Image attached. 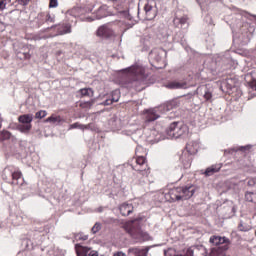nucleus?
Segmentation results:
<instances>
[{"label":"nucleus","mask_w":256,"mask_h":256,"mask_svg":"<svg viewBox=\"0 0 256 256\" xmlns=\"http://www.w3.org/2000/svg\"><path fill=\"white\" fill-rule=\"evenodd\" d=\"M97 19V15H94V16H88L86 18L87 21H89V23H91V21H95Z\"/></svg>","instance_id":"nucleus-41"},{"label":"nucleus","mask_w":256,"mask_h":256,"mask_svg":"<svg viewBox=\"0 0 256 256\" xmlns=\"http://www.w3.org/2000/svg\"><path fill=\"white\" fill-rule=\"evenodd\" d=\"M63 121L61 116H50L45 120V123H53L54 125H59Z\"/></svg>","instance_id":"nucleus-26"},{"label":"nucleus","mask_w":256,"mask_h":256,"mask_svg":"<svg viewBox=\"0 0 256 256\" xmlns=\"http://www.w3.org/2000/svg\"><path fill=\"white\" fill-rule=\"evenodd\" d=\"M129 253H133L135 256H147V250L141 248H129Z\"/></svg>","instance_id":"nucleus-24"},{"label":"nucleus","mask_w":256,"mask_h":256,"mask_svg":"<svg viewBox=\"0 0 256 256\" xmlns=\"http://www.w3.org/2000/svg\"><path fill=\"white\" fill-rule=\"evenodd\" d=\"M121 99V91L114 90L112 91L111 99H106L101 105H113V103H117Z\"/></svg>","instance_id":"nucleus-15"},{"label":"nucleus","mask_w":256,"mask_h":256,"mask_svg":"<svg viewBox=\"0 0 256 256\" xmlns=\"http://www.w3.org/2000/svg\"><path fill=\"white\" fill-rule=\"evenodd\" d=\"M141 227V218L128 221L123 225V229L126 231V233H128L132 239H135L137 243H144V241H149V239H151L149 233L143 231Z\"/></svg>","instance_id":"nucleus-1"},{"label":"nucleus","mask_w":256,"mask_h":256,"mask_svg":"<svg viewBox=\"0 0 256 256\" xmlns=\"http://www.w3.org/2000/svg\"><path fill=\"white\" fill-rule=\"evenodd\" d=\"M212 98H213V94L210 91H206L204 94L205 101H211Z\"/></svg>","instance_id":"nucleus-35"},{"label":"nucleus","mask_w":256,"mask_h":256,"mask_svg":"<svg viewBox=\"0 0 256 256\" xmlns=\"http://www.w3.org/2000/svg\"><path fill=\"white\" fill-rule=\"evenodd\" d=\"M2 179L4 181H11V185H22L23 174L21 171H13L11 167H6L2 172Z\"/></svg>","instance_id":"nucleus-5"},{"label":"nucleus","mask_w":256,"mask_h":256,"mask_svg":"<svg viewBox=\"0 0 256 256\" xmlns=\"http://www.w3.org/2000/svg\"><path fill=\"white\" fill-rule=\"evenodd\" d=\"M71 129H81L82 131H85V129H90V131H96L97 126L95 125V123L83 125V124H80L79 122H76L71 125Z\"/></svg>","instance_id":"nucleus-19"},{"label":"nucleus","mask_w":256,"mask_h":256,"mask_svg":"<svg viewBox=\"0 0 256 256\" xmlns=\"http://www.w3.org/2000/svg\"><path fill=\"white\" fill-rule=\"evenodd\" d=\"M248 185L250 187H256V178H251L249 181H248Z\"/></svg>","instance_id":"nucleus-38"},{"label":"nucleus","mask_w":256,"mask_h":256,"mask_svg":"<svg viewBox=\"0 0 256 256\" xmlns=\"http://www.w3.org/2000/svg\"><path fill=\"white\" fill-rule=\"evenodd\" d=\"M133 209H134L133 204H127V203H123L119 207V211L121 215H123V217H129V215H131V213L133 212Z\"/></svg>","instance_id":"nucleus-18"},{"label":"nucleus","mask_w":256,"mask_h":256,"mask_svg":"<svg viewBox=\"0 0 256 256\" xmlns=\"http://www.w3.org/2000/svg\"><path fill=\"white\" fill-rule=\"evenodd\" d=\"M99 227H100V226H99V224H98V225H97V229H99Z\"/></svg>","instance_id":"nucleus-47"},{"label":"nucleus","mask_w":256,"mask_h":256,"mask_svg":"<svg viewBox=\"0 0 256 256\" xmlns=\"http://www.w3.org/2000/svg\"><path fill=\"white\" fill-rule=\"evenodd\" d=\"M113 256H127V255L120 251V252L114 253Z\"/></svg>","instance_id":"nucleus-43"},{"label":"nucleus","mask_w":256,"mask_h":256,"mask_svg":"<svg viewBox=\"0 0 256 256\" xmlns=\"http://www.w3.org/2000/svg\"><path fill=\"white\" fill-rule=\"evenodd\" d=\"M56 7H59V1L58 0H50L49 8L50 9H55Z\"/></svg>","instance_id":"nucleus-34"},{"label":"nucleus","mask_w":256,"mask_h":256,"mask_svg":"<svg viewBox=\"0 0 256 256\" xmlns=\"http://www.w3.org/2000/svg\"><path fill=\"white\" fill-rule=\"evenodd\" d=\"M82 97H91L93 95V90L91 88H83L79 90Z\"/></svg>","instance_id":"nucleus-30"},{"label":"nucleus","mask_w":256,"mask_h":256,"mask_svg":"<svg viewBox=\"0 0 256 256\" xmlns=\"http://www.w3.org/2000/svg\"><path fill=\"white\" fill-rule=\"evenodd\" d=\"M174 21H179L181 25H185L187 23V18L182 17V18H175Z\"/></svg>","instance_id":"nucleus-37"},{"label":"nucleus","mask_w":256,"mask_h":256,"mask_svg":"<svg viewBox=\"0 0 256 256\" xmlns=\"http://www.w3.org/2000/svg\"><path fill=\"white\" fill-rule=\"evenodd\" d=\"M210 243H213L216 247H223V245H227L229 248V245H231V241L227 237H221V236H211L210 237Z\"/></svg>","instance_id":"nucleus-12"},{"label":"nucleus","mask_w":256,"mask_h":256,"mask_svg":"<svg viewBox=\"0 0 256 256\" xmlns=\"http://www.w3.org/2000/svg\"><path fill=\"white\" fill-rule=\"evenodd\" d=\"M181 103L179 100L174 99L166 103V111H171L172 109H177Z\"/></svg>","instance_id":"nucleus-25"},{"label":"nucleus","mask_w":256,"mask_h":256,"mask_svg":"<svg viewBox=\"0 0 256 256\" xmlns=\"http://www.w3.org/2000/svg\"><path fill=\"white\" fill-rule=\"evenodd\" d=\"M251 89H255L256 91V80H252L250 83H249Z\"/></svg>","instance_id":"nucleus-42"},{"label":"nucleus","mask_w":256,"mask_h":256,"mask_svg":"<svg viewBox=\"0 0 256 256\" xmlns=\"http://www.w3.org/2000/svg\"><path fill=\"white\" fill-rule=\"evenodd\" d=\"M94 104H95V100H90V101L82 102L80 104V107H82V109H91V107H93Z\"/></svg>","instance_id":"nucleus-32"},{"label":"nucleus","mask_w":256,"mask_h":256,"mask_svg":"<svg viewBox=\"0 0 256 256\" xmlns=\"http://www.w3.org/2000/svg\"><path fill=\"white\" fill-rule=\"evenodd\" d=\"M52 29H56L57 33L54 35L55 37L59 35H67V33H71V25L69 24H55L51 27H48L46 31H51Z\"/></svg>","instance_id":"nucleus-10"},{"label":"nucleus","mask_w":256,"mask_h":256,"mask_svg":"<svg viewBox=\"0 0 256 256\" xmlns=\"http://www.w3.org/2000/svg\"><path fill=\"white\" fill-rule=\"evenodd\" d=\"M97 35L108 39L109 37H113L115 32H113V29L109 25H104L98 28Z\"/></svg>","instance_id":"nucleus-13"},{"label":"nucleus","mask_w":256,"mask_h":256,"mask_svg":"<svg viewBox=\"0 0 256 256\" xmlns=\"http://www.w3.org/2000/svg\"><path fill=\"white\" fill-rule=\"evenodd\" d=\"M134 164H131V167L134 171H137L141 177H149L151 173V168H149V164H147V158L144 156H136L134 157Z\"/></svg>","instance_id":"nucleus-4"},{"label":"nucleus","mask_w":256,"mask_h":256,"mask_svg":"<svg viewBox=\"0 0 256 256\" xmlns=\"http://www.w3.org/2000/svg\"><path fill=\"white\" fill-rule=\"evenodd\" d=\"M195 193V188L193 186H185V187H176L169 190L167 194H165V199L170 203L175 201H187V199H191Z\"/></svg>","instance_id":"nucleus-2"},{"label":"nucleus","mask_w":256,"mask_h":256,"mask_svg":"<svg viewBox=\"0 0 256 256\" xmlns=\"http://www.w3.org/2000/svg\"><path fill=\"white\" fill-rule=\"evenodd\" d=\"M89 239V235H85L83 232H79L74 234V240L79 242V241H87Z\"/></svg>","instance_id":"nucleus-28"},{"label":"nucleus","mask_w":256,"mask_h":256,"mask_svg":"<svg viewBox=\"0 0 256 256\" xmlns=\"http://www.w3.org/2000/svg\"><path fill=\"white\" fill-rule=\"evenodd\" d=\"M251 225L240 221V223L238 224V231H242V232H247V231H251Z\"/></svg>","instance_id":"nucleus-27"},{"label":"nucleus","mask_w":256,"mask_h":256,"mask_svg":"<svg viewBox=\"0 0 256 256\" xmlns=\"http://www.w3.org/2000/svg\"><path fill=\"white\" fill-rule=\"evenodd\" d=\"M229 250V246H217L211 249L209 256H227V251Z\"/></svg>","instance_id":"nucleus-14"},{"label":"nucleus","mask_w":256,"mask_h":256,"mask_svg":"<svg viewBox=\"0 0 256 256\" xmlns=\"http://www.w3.org/2000/svg\"><path fill=\"white\" fill-rule=\"evenodd\" d=\"M45 23H46V21H45V12H41L35 18L33 26L36 29H39V28L43 27V25H45Z\"/></svg>","instance_id":"nucleus-21"},{"label":"nucleus","mask_w":256,"mask_h":256,"mask_svg":"<svg viewBox=\"0 0 256 256\" xmlns=\"http://www.w3.org/2000/svg\"><path fill=\"white\" fill-rule=\"evenodd\" d=\"M44 19L46 23H55V15L49 12H44Z\"/></svg>","instance_id":"nucleus-31"},{"label":"nucleus","mask_w":256,"mask_h":256,"mask_svg":"<svg viewBox=\"0 0 256 256\" xmlns=\"http://www.w3.org/2000/svg\"><path fill=\"white\" fill-rule=\"evenodd\" d=\"M16 144L17 138L11 132L8 130L0 131V145L5 153L13 155L17 151Z\"/></svg>","instance_id":"nucleus-3"},{"label":"nucleus","mask_w":256,"mask_h":256,"mask_svg":"<svg viewBox=\"0 0 256 256\" xmlns=\"http://www.w3.org/2000/svg\"><path fill=\"white\" fill-rule=\"evenodd\" d=\"M75 251L77 256H87V253L91 251V248L83 246L81 244H75Z\"/></svg>","instance_id":"nucleus-22"},{"label":"nucleus","mask_w":256,"mask_h":256,"mask_svg":"<svg viewBox=\"0 0 256 256\" xmlns=\"http://www.w3.org/2000/svg\"><path fill=\"white\" fill-rule=\"evenodd\" d=\"M166 133L168 137L179 139V137L187 133V126L179 122H173L167 128Z\"/></svg>","instance_id":"nucleus-7"},{"label":"nucleus","mask_w":256,"mask_h":256,"mask_svg":"<svg viewBox=\"0 0 256 256\" xmlns=\"http://www.w3.org/2000/svg\"><path fill=\"white\" fill-rule=\"evenodd\" d=\"M91 231H92V233H97V223L94 224Z\"/></svg>","instance_id":"nucleus-44"},{"label":"nucleus","mask_w":256,"mask_h":256,"mask_svg":"<svg viewBox=\"0 0 256 256\" xmlns=\"http://www.w3.org/2000/svg\"><path fill=\"white\" fill-rule=\"evenodd\" d=\"M18 121L20 124L17 125V130L20 133H24L27 135L31 129H33V114H23L18 117Z\"/></svg>","instance_id":"nucleus-6"},{"label":"nucleus","mask_w":256,"mask_h":256,"mask_svg":"<svg viewBox=\"0 0 256 256\" xmlns=\"http://www.w3.org/2000/svg\"><path fill=\"white\" fill-rule=\"evenodd\" d=\"M45 117H47V111H45V110H40V111L36 112V114H35L36 119H43Z\"/></svg>","instance_id":"nucleus-33"},{"label":"nucleus","mask_w":256,"mask_h":256,"mask_svg":"<svg viewBox=\"0 0 256 256\" xmlns=\"http://www.w3.org/2000/svg\"><path fill=\"white\" fill-rule=\"evenodd\" d=\"M186 151L185 153H188V155H195L197 151H199V143L195 141H190L186 144Z\"/></svg>","instance_id":"nucleus-20"},{"label":"nucleus","mask_w":256,"mask_h":256,"mask_svg":"<svg viewBox=\"0 0 256 256\" xmlns=\"http://www.w3.org/2000/svg\"><path fill=\"white\" fill-rule=\"evenodd\" d=\"M7 7V3H5V0H0V11H3Z\"/></svg>","instance_id":"nucleus-39"},{"label":"nucleus","mask_w":256,"mask_h":256,"mask_svg":"<svg viewBox=\"0 0 256 256\" xmlns=\"http://www.w3.org/2000/svg\"><path fill=\"white\" fill-rule=\"evenodd\" d=\"M21 59H31V54L24 52V53H19Z\"/></svg>","instance_id":"nucleus-36"},{"label":"nucleus","mask_w":256,"mask_h":256,"mask_svg":"<svg viewBox=\"0 0 256 256\" xmlns=\"http://www.w3.org/2000/svg\"><path fill=\"white\" fill-rule=\"evenodd\" d=\"M126 71H128L130 77L134 78V81H139L145 76V69L141 66H131Z\"/></svg>","instance_id":"nucleus-9"},{"label":"nucleus","mask_w":256,"mask_h":256,"mask_svg":"<svg viewBox=\"0 0 256 256\" xmlns=\"http://www.w3.org/2000/svg\"><path fill=\"white\" fill-rule=\"evenodd\" d=\"M20 5H29V1L31 0H17Z\"/></svg>","instance_id":"nucleus-40"},{"label":"nucleus","mask_w":256,"mask_h":256,"mask_svg":"<svg viewBox=\"0 0 256 256\" xmlns=\"http://www.w3.org/2000/svg\"><path fill=\"white\" fill-rule=\"evenodd\" d=\"M245 199L249 203H256V193L255 192H247L245 194Z\"/></svg>","instance_id":"nucleus-29"},{"label":"nucleus","mask_w":256,"mask_h":256,"mask_svg":"<svg viewBox=\"0 0 256 256\" xmlns=\"http://www.w3.org/2000/svg\"><path fill=\"white\" fill-rule=\"evenodd\" d=\"M222 167L223 165L221 164L211 165L210 167L206 168V170L204 171L205 177H211L212 175H215V173H219Z\"/></svg>","instance_id":"nucleus-16"},{"label":"nucleus","mask_w":256,"mask_h":256,"mask_svg":"<svg viewBox=\"0 0 256 256\" xmlns=\"http://www.w3.org/2000/svg\"><path fill=\"white\" fill-rule=\"evenodd\" d=\"M146 123L157 121L161 117V110L159 108H151L144 112Z\"/></svg>","instance_id":"nucleus-11"},{"label":"nucleus","mask_w":256,"mask_h":256,"mask_svg":"<svg viewBox=\"0 0 256 256\" xmlns=\"http://www.w3.org/2000/svg\"><path fill=\"white\" fill-rule=\"evenodd\" d=\"M153 5H155L153 0H147L144 5L145 15L148 21H151V19H155L157 17V10L153 7Z\"/></svg>","instance_id":"nucleus-8"},{"label":"nucleus","mask_w":256,"mask_h":256,"mask_svg":"<svg viewBox=\"0 0 256 256\" xmlns=\"http://www.w3.org/2000/svg\"><path fill=\"white\" fill-rule=\"evenodd\" d=\"M88 256H97V252L96 251H92L88 254Z\"/></svg>","instance_id":"nucleus-45"},{"label":"nucleus","mask_w":256,"mask_h":256,"mask_svg":"<svg viewBox=\"0 0 256 256\" xmlns=\"http://www.w3.org/2000/svg\"><path fill=\"white\" fill-rule=\"evenodd\" d=\"M201 251L204 253V251H205V248H201Z\"/></svg>","instance_id":"nucleus-46"},{"label":"nucleus","mask_w":256,"mask_h":256,"mask_svg":"<svg viewBox=\"0 0 256 256\" xmlns=\"http://www.w3.org/2000/svg\"><path fill=\"white\" fill-rule=\"evenodd\" d=\"M167 89H185L187 82L171 81L166 84Z\"/></svg>","instance_id":"nucleus-23"},{"label":"nucleus","mask_w":256,"mask_h":256,"mask_svg":"<svg viewBox=\"0 0 256 256\" xmlns=\"http://www.w3.org/2000/svg\"><path fill=\"white\" fill-rule=\"evenodd\" d=\"M180 160L182 161L184 169H189L191 167V163L193 162V156L192 154L184 152L181 155Z\"/></svg>","instance_id":"nucleus-17"}]
</instances>
